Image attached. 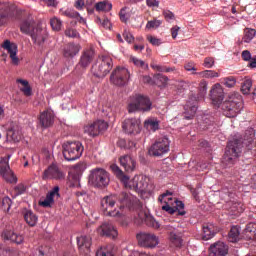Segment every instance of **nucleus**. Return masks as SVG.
<instances>
[{"label": "nucleus", "mask_w": 256, "mask_h": 256, "mask_svg": "<svg viewBox=\"0 0 256 256\" xmlns=\"http://www.w3.org/2000/svg\"><path fill=\"white\" fill-rule=\"evenodd\" d=\"M119 201L120 209L126 207L129 211H135V209H141V202L137 197L131 196L126 192H121L119 196L112 194L104 197L101 200V207L106 217H121L123 214L117 210H111L115 207V204Z\"/></svg>", "instance_id": "nucleus-1"}, {"label": "nucleus", "mask_w": 256, "mask_h": 256, "mask_svg": "<svg viewBox=\"0 0 256 256\" xmlns=\"http://www.w3.org/2000/svg\"><path fill=\"white\" fill-rule=\"evenodd\" d=\"M111 170L126 189H131L136 193H151L155 189L153 184H149V178L146 176H134L132 180H129V176L125 175L117 164L111 165Z\"/></svg>", "instance_id": "nucleus-2"}, {"label": "nucleus", "mask_w": 256, "mask_h": 256, "mask_svg": "<svg viewBox=\"0 0 256 256\" xmlns=\"http://www.w3.org/2000/svg\"><path fill=\"white\" fill-rule=\"evenodd\" d=\"M254 138H255V130L254 128H249L245 132L243 141L237 138L233 140H229L226 146L225 154L222 159V163L228 167H231V165H234L235 161L238 159L242 151L243 144H246V146H250Z\"/></svg>", "instance_id": "nucleus-3"}, {"label": "nucleus", "mask_w": 256, "mask_h": 256, "mask_svg": "<svg viewBox=\"0 0 256 256\" xmlns=\"http://www.w3.org/2000/svg\"><path fill=\"white\" fill-rule=\"evenodd\" d=\"M20 31L29 35L34 43L41 47L47 41V30H44L33 19L24 20L20 25Z\"/></svg>", "instance_id": "nucleus-4"}, {"label": "nucleus", "mask_w": 256, "mask_h": 256, "mask_svg": "<svg viewBox=\"0 0 256 256\" xmlns=\"http://www.w3.org/2000/svg\"><path fill=\"white\" fill-rule=\"evenodd\" d=\"M153 109V103L151 99L142 94H135L130 97V102L128 103V113H149Z\"/></svg>", "instance_id": "nucleus-5"}, {"label": "nucleus", "mask_w": 256, "mask_h": 256, "mask_svg": "<svg viewBox=\"0 0 256 256\" xmlns=\"http://www.w3.org/2000/svg\"><path fill=\"white\" fill-rule=\"evenodd\" d=\"M113 69V59L110 56H101L91 67V73L99 79L106 77Z\"/></svg>", "instance_id": "nucleus-6"}, {"label": "nucleus", "mask_w": 256, "mask_h": 256, "mask_svg": "<svg viewBox=\"0 0 256 256\" xmlns=\"http://www.w3.org/2000/svg\"><path fill=\"white\" fill-rule=\"evenodd\" d=\"M62 147L66 161H76V159H79L83 155V151H85L83 144L79 141L65 142Z\"/></svg>", "instance_id": "nucleus-7"}, {"label": "nucleus", "mask_w": 256, "mask_h": 256, "mask_svg": "<svg viewBox=\"0 0 256 256\" xmlns=\"http://www.w3.org/2000/svg\"><path fill=\"white\" fill-rule=\"evenodd\" d=\"M136 239L138 245L144 249H155L159 245V237L151 232H139L136 234Z\"/></svg>", "instance_id": "nucleus-8"}, {"label": "nucleus", "mask_w": 256, "mask_h": 256, "mask_svg": "<svg viewBox=\"0 0 256 256\" xmlns=\"http://www.w3.org/2000/svg\"><path fill=\"white\" fill-rule=\"evenodd\" d=\"M171 142L167 136L161 137L148 150L149 155L153 157H161L165 153H169Z\"/></svg>", "instance_id": "nucleus-9"}, {"label": "nucleus", "mask_w": 256, "mask_h": 256, "mask_svg": "<svg viewBox=\"0 0 256 256\" xmlns=\"http://www.w3.org/2000/svg\"><path fill=\"white\" fill-rule=\"evenodd\" d=\"M89 182L95 187H107L109 185V173L105 169L96 168L91 171Z\"/></svg>", "instance_id": "nucleus-10"}, {"label": "nucleus", "mask_w": 256, "mask_h": 256, "mask_svg": "<svg viewBox=\"0 0 256 256\" xmlns=\"http://www.w3.org/2000/svg\"><path fill=\"white\" fill-rule=\"evenodd\" d=\"M224 116H227V118H234L241 112L243 108L241 97L237 100V102H234V100H229L228 102H224L221 106Z\"/></svg>", "instance_id": "nucleus-11"}, {"label": "nucleus", "mask_w": 256, "mask_h": 256, "mask_svg": "<svg viewBox=\"0 0 256 256\" xmlns=\"http://www.w3.org/2000/svg\"><path fill=\"white\" fill-rule=\"evenodd\" d=\"M9 159H11L10 155L2 158L0 161V175L3 177L6 183L13 184L17 183V176L13 173L11 167L9 166Z\"/></svg>", "instance_id": "nucleus-12"}, {"label": "nucleus", "mask_w": 256, "mask_h": 256, "mask_svg": "<svg viewBox=\"0 0 256 256\" xmlns=\"http://www.w3.org/2000/svg\"><path fill=\"white\" fill-rule=\"evenodd\" d=\"M9 159H11L10 155L2 158L0 161V175L3 177L6 183L13 184L17 183V176L13 173L11 167L9 166Z\"/></svg>", "instance_id": "nucleus-13"}, {"label": "nucleus", "mask_w": 256, "mask_h": 256, "mask_svg": "<svg viewBox=\"0 0 256 256\" xmlns=\"http://www.w3.org/2000/svg\"><path fill=\"white\" fill-rule=\"evenodd\" d=\"M129 70L125 67H117L111 74L110 80L114 85H118L119 87H123V85H127V81H129Z\"/></svg>", "instance_id": "nucleus-14"}, {"label": "nucleus", "mask_w": 256, "mask_h": 256, "mask_svg": "<svg viewBox=\"0 0 256 256\" xmlns=\"http://www.w3.org/2000/svg\"><path fill=\"white\" fill-rule=\"evenodd\" d=\"M109 125L104 120H97L92 124L84 126V133H87L90 137H97L101 133H105Z\"/></svg>", "instance_id": "nucleus-15"}, {"label": "nucleus", "mask_w": 256, "mask_h": 256, "mask_svg": "<svg viewBox=\"0 0 256 256\" xmlns=\"http://www.w3.org/2000/svg\"><path fill=\"white\" fill-rule=\"evenodd\" d=\"M42 179L43 181H49V179L61 181V179H65V173H63L56 164H51L42 173Z\"/></svg>", "instance_id": "nucleus-16"}, {"label": "nucleus", "mask_w": 256, "mask_h": 256, "mask_svg": "<svg viewBox=\"0 0 256 256\" xmlns=\"http://www.w3.org/2000/svg\"><path fill=\"white\" fill-rule=\"evenodd\" d=\"M122 129L128 135H138V133H141V120L128 118L122 123Z\"/></svg>", "instance_id": "nucleus-17"}, {"label": "nucleus", "mask_w": 256, "mask_h": 256, "mask_svg": "<svg viewBox=\"0 0 256 256\" xmlns=\"http://www.w3.org/2000/svg\"><path fill=\"white\" fill-rule=\"evenodd\" d=\"M214 118L209 114H197L196 116V128L198 130H208L214 126Z\"/></svg>", "instance_id": "nucleus-18"}, {"label": "nucleus", "mask_w": 256, "mask_h": 256, "mask_svg": "<svg viewBox=\"0 0 256 256\" xmlns=\"http://www.w3.org/2000/svg\"><path fill=\"white\" fill-rule=\"evenodd\" d=\"M225 97L224 88L220 83H215L210 90V98L214 106H220Z\"/></svg>", "instance_id": "nucleus-19"}, {"label": "nucleus", "mask_w": 256, "mask_h": 256, "mask_svg": "<svg viewBox=\"0 0 256 256\" xmlns=\"http://www.w3.org/2000/svg\"><path fill=\"white\" fill-rule=\"evenodd\" d=\"M229 252V246L225 242H215L209 247V256H226Z\"/></svg>", "instance_id": "nucleus-20"}, {"label": "nucleus", "mask_w": 256, "mask_h": 256, "mask_svg": "<svg viewBox=\"0 0 256 256\" xmlns=\"http://www.w3.org/2000/svg\"><path fill=\"white\" fill-rule=\"evenodd\" d=\"M93 59H95V50L93 48H87L82 51L78 65L82 69H87L93 63Z\"/></svg>", "instance_id": "nucleus-21"}, {"label": "nucleus", "mask_w": 256, "mask_h": 256, "mask_svg": "<svg viewBox=\"0 0 256 256\" xmlns=\"http://www.w3.org/2000/svg\"><path fill=\"white\" fill-rule=\"evenodd\" d=\"M1 48L5 49L7 53L10 55L12 65H19V57H17V44L11 43V41L9 40H5L2 43Z\"/></svg>", "instance_id": "nucleus-22"}, {"label": "nucleus", "mask_w": 256, "mask_h": 256, "mask_svg": "<svg viewBox=\"0 0 256 256\" xmlns=\"http://www.w3.org/2000/svg\"><path fill=\"white\" fill-rule=\"evenodd\" d=\"M77 245L80 255H89L91 253V237L90 236H79L77 237Z\"/></svg>", "instance_id": "nucleus-23"}, {"label": "nucleus", "mask_w": 256, "mask_h": 256, "mask_svg": "<svg viewBox=\"0 0 256 256\" xmlns=\"http://www.w3.org/2000/svg\"><path fill=\"white\" fill-rule=\"evenodd\" d=\"M97 231L98 235H101L102 237H110V239H117V235H119L117 229H115V226L111 223H103Z\"/></svg>", "instance_id": "nucleus-24"}, {"label": "nucleus", "mask_w": 256, "mask_h": 256, "mask_svg": "<svg viewBox=\"0 0 256 256\" xmlns=\"http://www.w3.org/2000/svg\"><path fill=\"white\" fill-rule=\"evenodd\" d=\"M53 123H55V115L51 110L43 111L39 116V125L43 129H48V127H52Z\"/></svg>", "instance_id": "nucleus-25"}, {"label": "nucleus", "mask_w": 256, "mask_h": 256, "mask_svg": "<svg viewBox=\"0 0 256 256\" xmlns=\"http://www.w3.org/2000/svg\"><path fill=\"white\" fill-rule=\"evenodd\" d=\"M2 7L0 8V27L5 25L14 15V8L9 3L3 2Z\"/></svg>", "instance_id": "nucleus-26"}, {"label": "nucleus", "mask_w": 256, "mask_h": 256, "mask_svg": "<svg viewBox=\"0 0 256 256\" xmlns=\"http://www.w3.org/2000/svg\"><path fill=\"white\" fill-rule=\"evenodd\" d=\"M168 231L171 247L181 249V247H183V239L181 238V235H179V232L172 227L168 228Z\"/></svg>", "instance_id": "nucleus-27"}, {"label": "nucleus", "mask_w": 256, "mask_h": 256, "mask_svg": "<svg viewBox=\"0 0 256 256\" xmlns=\"http://www.w3.org/2000/svg\"><path fill=\"white\" fill-rule=\"evenodd\" d=\"M119 161H120L121 167L124 168L126 173H133V171H135V160L131 156L129 155L121 156L119 158Z\"/></svg>", "instance_id": "nucleus-28"}, {"label": "nucleus", "mask_w": 256, "mask_h": 256, "mask_svg": "<svg viewBox=\"0 0 256 256\" xmlns=\"http://www.w3.org/2000/svg\"><path fill=\"white\" fill-rule=\"evenodd\" d=\"M55 197H59V186H55L47 195L44 201L40 202L42 207H51L55 201Z\"/></svg>", "instance_id": "nucleus-29"}, {"label": "nucleus", "mask_w": 256, "mask_h": 256, "mask_svg": "<svg viewBox=\"0 0 256 256\" xmlns=\"http://www.w3.org/2000/svg\"><path fill=\"white\" fill-rule=\"evenodd\" d=\"M219 232V227L215 226V224L208 223L203 225V240H209L210 238H213L215 234Z\"/></svg>", "instance_id": "nucleus-30"}, {"label": "nucleus", "mask_w": 256, "mask_h": 256, "mask_svg": "<svg viewBox=\"0 0 256 256\" xmlns=\"http://www.w3.org/2000/svg\"><path fill=\"white\" fill-rule=\"evenodd\" d=\"M2 237L5 241H11V243H16V245H21V243H23V237L11 230H5L2 233Z\"/></svg>", "instance_id": "nucleus-31"}, {"label": "nucleus", "mask_w": 256, "mask_h": 256, "mask_svg": "<svg viewBox=\"0 0 256 256\" xmlns=\"http://www.w3.org/2000/svg\"><path fill=\"white\" fill-rule=\"evenodd\" d=\"M79 51H81V46L79 44L69 43L64 47L63 55L67 59H72V57H75Z\"/></svg>", "instance_id": "nucleus-32"}, {"label": "nucleus", "mask_w": 256, "mask_h": 256, "mask_svg": "<svg viewBox=\"0 0 256 256\" xmlns=\"http://www.w3.org/2000/svg\"><path fill=\"white\" fill-rule=\"evenodd\" d=\"M94 9L95 11H97V13H109V11L113 9V4H111V2H109L108 0H103L97 2L94 5Z\"/></svg>", "instance_id": "nucleus-33"}, {"label": "nucleus", "mask_w": 256, "mask_h": 256, "mask_svg": "<svg viewBox=\"0 0 256 256\" xmlns=\"http://www.w3.org/2000/svg\"><path fill=\"white\" fill-rule=\"evenodd\" d=\"M24 220L30 227H35L37 225V221H39V217H37V214H34L33 211L26 210L24 212Z\"/></svg>", "instance_id": "nucleus-34"}, {"label": "nucleus", "mask_w": 256, "mask_h": 256, "mask_svg": "<svg viewBox=\"0 0 256 256\" xmlns=\"http://www.w3.org/2000/svg\"><path fill=\"white\" fill-rule=\"evenodd\" d=\"M207 88V81H205V79H202V81H200L198 85V92L194 97L196 101H202V99H204L205 95L207 94Z\"/></svg>", "instance_id": "nucleus-35"}, {"label": "nucleus", "mask_w": 256, "mask_h": 256, "mask_svg": "<svg viewBox=\"0 0 256 256\" xmlns=\"http://www.w3.org/2000/svg\"><path fill=\"white\" fill-rule=\"evenodd\" d=\"M144 223L147 227H151V229H161V224L152 215L147 213H144Z\"/></svg>", "instance_id": "nucleus-36"}, {"label": "nucleus", "mask_w": 256, "mask_h": 256, "mask_svg": "<svg viewBox=\"0 0 256 256\" xmlns=\"http://www.w3.org/2000/svg\"><path fill=\"white\" fill-rule=\"evenodd\" d=\"M16 82L23 86L20 88V91H22L26 97H31L33 95V89L29 85V81L24 79H17Z\"/></svg>", "instance_id": "nucleus-37"}, {"label": "nucleus", "mask_w": 256, "mask_h": 256, "mask_svg": "<svg viewBox=\"0 0 256 256\" xmlns=\"http://www.w3.org/2000/svg\"><path fill=\"white\" fill-rule=\"evenodd\" d=\"M7 137L12 139V141H21V131L19 130V126H12L8 129Z\"/></svg>", "instance_id": "nucleus-38"}, {"label": "nucleus", "mask_w": 256, "mask_h": 256, "mask_svg": "<svg viewBox=\"0 0 256 256\" xmlns=\"http://www.w3.org/2000/svg\"><path fill=\"white\" fill-rule=\"evenodd\" d=\"M244 234L246 235V238L256 240V223L250 222L247 224L246 228L244 229Z\"/></svg>", "instance_id": "nucleus-39"}, {"label": "nucleus", "mask_w": 256, "mask_h": 256, "mask_svg": "<svg viewBox=\"0 0 256 256\" xmlns=\"http://www.w3.org/2000/svg\"><path fill=\"white\" fill-rule=\"evenodd\" d=\"M229 242H238L240 240V228L238 226H232L228 233Z\"/></svg>", "instance_id": "nucleus-40"}, {"label": "nucleus", "mask_w": 256, "mask_h": 256, "mask_svg": "<svg viewBox=\"0 0 256 256\" xmlns=\"http://www.w3.org/2000/svg\"><path fill=\"white\" fill-rule=\"evenodd\" d=\"M144 127L148 131H157L159 129V121L157 119H147L144 122Z\"/></svg>", "instance_id": "nucleus-41"}, {"label": "nucleus", "mask_w": 256, "mask_h": 256, "mask_svg": "<svg viewBox=\"0 0 256 256\" xmlns=\"http://www.w3.org/2000/svg\"><path fill=\"white\" fill-rule=\"evenodd\" d=\"M9 209H11V198L4 197L3 199L0 198V211H5L9 213Z\"/></svg>", "instance_id": "nucleus-42"}, {"label": "nucleus", "mask_w": 256, "mask_h": 256, "mask_svg": "<svg viewBox=\"0 0 256 256\" xmlns=\"http://www.w3.org/2000/svg\"><path fill=\"white\" fill-rule=\"evenodd\" d=\"M60 15H63L64 17H68L69 19H77L79 17V12L71 9L60 10Z\"/></svg>", "instance_id": "nucleus-43"}, {"label": "nucleus", "mask_w": 256, "mask_h": 256, "mask_svg": "<svg viewBox=\"0 0 256 256\" xmlns=\"http://www.w3.org/2000/svg\"><path fill=\"white\" fill-rule=\"evenodd\" d=\"M96 256H115L111 250V246L101 247L97 252Z\"/></svg>", "instance_id": "nucleus-44"}, {"label": "nucleus", "mask_w": 256, "mask_h": 256, "mask_svg": "<svg viewBox=\"0 0 256 256\" xmlns=\"http://www.w3.org/2000/svg\"><path fill=\"white\" fill-rule=\"evenodd\" d=\"M50 25L53 31H61V27H63V22H61L59 18L54 17L50 20Z\"/></svg>", "instance_id": "nucleus-45"}, {"label": "nucleus", "mask_w": 256, "mask_h": 256, "mask_svg": "<svg viewBox=\"0 0 256 256\" xmlns=\"http://www.w3.org/2000/svg\"><path fill=\"white\" fill-rule=\"evenodd\" d=\"M64 33L66 37L71 39L79 38V32L75 28L67 27Z\"/></svg>", "instance_id": "nucleus-46"}, {"label": "nucleus", "mask_w": 256, "mask_h": 256, "mask_svg": "<svg viewBox=\"0 0 256 256\" xmlns=\"http://www.w3.org/2000/svg\"><path fill=\"white\" fill-rule=\"evenodd\" d=\"M255 34H256L255 28H246L245 35H244V41L250 42L252 40V38L255 37Z\"/></svg>", "instance_id": "nucleus-47"}, {"label": "nucleus", "mask_w": 256, "mask_h": 256, "mask_svg": "<svg viewBox=\"0 0 256 256\" xmlns=\"http://www.w3.org/2000/svg\"><path fill=\"white\" fill-rule=\"evenodd\" d=\"M253 85L252 79H246L243 83H242V93L244 94H248L251 91V87Z\"/></svg>", "instance_id": "nucleus-48"}, {"label": "nucleus", "mask_w": 256, "mask_h": 256, "mask_svg": "<svg viewBox=\"0 0 256 256\" xmlns=\"http://www.w3.org/2000/svg\"><path fill=\"white\" fill-rule=\"evenodd\" d=\"M174 209H176V212L178 211V214L185 215V204H183L181 201L177 200V198H174Z\"/></svg>", "instance_id": "nucleus-49"}, {"label": "nucleus", "mask_w": 256, "mask_h": 256, "mask_svg": "<svg viewBox=\"0 0 256 256\" xmlns=\"http://www.w3.org/2000/svg\"><path fill=\"white\" fill-rule=\"evenodd\" d=\"M119 17H120V21H122V23H127V21H129L131 15H129V13H127V7H124L120 10Z\"/></svg>", "instance_id": "nucleus-50"}, {"label": "nucleus", "mask_w": 256, "mask_h": 256, "mask_svg": "<svg viewBox=\"0 0 256 256\" xmlns=\"http://www.w3.org/2000/svg\"><path fill=\"white\" fill-rule=\"evenodd\" d=\"M161 23H162L161 20H157V19L150 20L146 24V29H157L161 27Z\"/></svg>", "instance_id": "nucleus-51"}, {"label": "nucleus", "mask_w": 256, "mask_h": 256, "mask_svg": "<svg viewBox=\"0 0 256 256\" xmlns=\"http://www.w3.org/2000/svg\"><path fill=\"white\" fill-rule=\"evenodd\" d=\"M230 210H231L234 214H238V213L244 212L245 208L243 207V204H239V202H235V203L232 204V206L230 207Z\"/></svg>", "instance_id": "nucleus-52"}, {"label": "nucleus", "mask_w": 256, "mask_h": 256, "mask_svg": "<svg viewBox=\"0 0 256 256\" xmlns=\"http://www.w3.org/2000/svg\"><path fill=\"white\" fill-rule=\"evenodd\" d=\"M130 61H132V63L136 66V67H141L142 69H145V67H147V65L145 64V61L140 60L137 57H131Z\"/></svg>", "instance_id": "nucleus-53"}, {"label": "nucleus", "mask_w": 256, "mask_h": 256, "mask_svg": "<svg viewBox=\"0 0 256 256\" xmlns=\"http://www.w3.org/2000/svg\"><path fill=\"white\" fill-rule=\"evenodd\" d=\"M97 23H100L104 29H111V21H109V18H104L101 20V18H97Z\"/></svg>", "instance_id": "nucleus-54"}, {"label": "nucleus", "mask_w": 256, "mask_h": 256, "mask_svg": "<svg viewBox=\"0 0 256 256\" xmlns=\"http://www.w3.org/2000/svg\"><path fill=\"white\" fill-rule=\"evenodd\" d=\"M154 79H156L161 85H167V81H169V78L163 74H156Z\"/></svg>", "instance_id": "nucleus-55"}, {"label": "nucleus", "mask_w": 256, "mask_h": 256, "mask_svg": "<svg viewBox=\"0 0 256 256\" xmlns=\"http://www.w3.org/2000/svg\"><path fill=\"white\" fill-rule=\"evenodd\" d=\"M25 191H26L25 185L18 184L14 188V195H16V197L19 196V195H23V193H25Z\"/></svg>", "instance_id": "nucleus-56"}, {"label": "nucleus", "mask_w": 256, "mask_h": 256, "mask_svg": "<svg viewBox=\"0 0 256 256\" xmlns=\"http://www.w3.org/2000/svg\"><path fill=\"white\" fill-rule=\"evenodd\" d=\"M147 41H149L151 45H155L156 47H159V45H161V39H158L157 37L152 35L147 36Z\"/></svg>", "instance_id": "nucleus-57"}, {"label": "nucleus", "mask_w": 256, "mask_h": 256, "mask_svg": "<svg viewBox=\"0 0 256 256\" xmlns=\"http://www.w3.org/2000/svg\"><path fill=\"white\" fill-rule=\"evenodd\" d=\"M213 65H215V59L213 57H206L204 59V67H207V70H210Z\"/></svg>", "instance_id": "nucleus-58"}, {"label": "nucleus", "mask_w": 256, "mask_h": 256, "mask_svg": "<svg viewBox=\"0 0 256 256\" xmlns=\"http://www.w3.org/2000/svg\"><path fill=\"white\" fill-rule=\"evenodd\" d=\"M204 77L213 79L214 77H219V73L217 71H212L211 68L209 70L203 71Z\"/></svg>", "instance_id": "nucleus-59"}, {"label": "nucleus", "mask_w": 256, "mask_h": 256, "mask_svg": "<svg viewBox=\"0 0 256 256\" xmlns=\"http://www.w3.org/2000/svg\"><path fill=\"white\" fill-rule=\"evenodd\" d=\"M171 195H173V193H171L170 191H166L165 193L159 196L158 201H160V203H163V199L165 198H167V201H173Z\"/></svg>", "instance_id": "nucleus-60"}, {"label": "nucleus", "mask_w": 256, "mask_h": 256, "mask_svg": "<svg viewBox=\"0 0 256 256\" xmlns=\"http://www.w3.org/2000/svg\"><path fill=\"white\" fill-rule=\"evenodd\" d=\"M162 210L166 211L170 215H174L175 213H177L176 209H175V206H170L169 204H166V205L162 206Z\"/></svg>", "instance_id": "nucleus-61"}, {"label": "nucleus", "mask_w": 256, "mask_h": 256, "mask_svg": "<svg viewBox=\"0 0 256 256\" xmlns=\"http://www.w3.org/2000/svg\"><path fill=\"white\" fill-rule=\"evenodd\" d=\"M224 84L226 85V87H234V85H236L235 77H226V79L224 80Z\"/></svg>", "instance_id": "nucleus-62"}, {"label": "nucleus", "mask_w": 256, "mask_h": 256, "mask_svg": "<svg viewBox=\"0 0 256 256\" xmlns=\"http://www.w3.org/2000/svg\"><path fill=\"white\" fill-rule=\"evenodd\" d=\"M163 15L166 19V21H173V19H175V15L173 14V12L166 10L163 12Z\"/></svg>", "instance_id": "nucleus-63"}, {"label": "nucleus", "mask_w": 256, "mask_h": 256, "mask_svg": "<svg viewBox=\"0 0 256 256\" xmlns=\"http://www.w3.org/2000/svg\"><path fill=\"white\" fill-rule=\"evenodd\" d=\"M123 37L125 39V41H127V43H133L134 41V37H133V34L129 33V32H124L123 33Z\"/></svg>", "instance_id": "nucleus-64"}]
</instances>
